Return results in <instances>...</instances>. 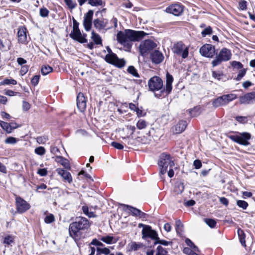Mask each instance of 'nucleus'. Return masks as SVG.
Masks as SVG:
<instances>
[{
  "label": "nucleus",
  "instance_id": "nucleus-1",
  "mask_svg": "<svg viewBox=\"0 0 255 255\" xmlns=\"http://www.w3.org/2000/svg\"><path fill=\"white\" fill-rule=\"evenodd\" d=\"M148 34L143 31H136L130 29L124 31H119L117 34L118 42L122 45L126 51L130 52L132 46V42L139 41Z\"/></svg>",
  "mask_w": 255,
  "mask_h": 255
},
{
  "label": "nucleus",
  "instance_id": "nucleus-2",
  "mask_svg": "<svg viewBox=\"0 0 255 255\" xmlns=\"http://www.w3.org/2000/svg\"><path fill=\"white\" fill-rule=\"evenodd\" d=\"M89 227V222L87 218L82 217H76L75 221L69 225V236L75 241L78 240L82 237V232L87 230Z\"/></svg>",
  "mask_w": 255,
  "mask_h": 255
},
{
  "label": "nucleus",
  "instance_id": "nucleus-3",
  "mask_svg": "<svg viewBox=\"0 0 255 255\" xmlns=\"http://www.w3.org/2000/svg\"><path fill=\"white\" fill-rule=\"evenodd\" d=\"M158 165L160 167L159 174L161 176L166 172L168 166L172 168L174 166V162L172 160L169 154L162 153L159 156Z\"/></svg>",
  "mask_w": 255,
  "mask_h": 255
},
{
  "label": "nucleus",
  "instance_id": "nucleus-4",
  "mask_svg": "<svg viewBox=\"0 0 255 255\" xmlns=\"http://www.w3.org/2000/svg\"><path fill=\"white\" fill-rule=\"evenodd\" d=\"M215 59L212 62L213 67L220 65L222 62L229 61L231 59L232 53L231 50L227 48H223L218 54L215 55Z\"/></svg>",
  "mask_w": 255,
  "mask_h": 255
},
{
  "label": "nucleus",
  "instance_id": "nucleus-5",
  "mask_svg": "<svg viewBox=\"0 0 255 255\" xmlns=\"http://www.w3.org/2000/svg\"><path fill=\"white\" fill-rule=\"evenodd\" d=\"M173 81V76L167 72L166 74V86L163 89L160 90L159 93H154V96L157 98H164L168 96L172 91V84Z\"/></svg>",
  "mask_w": 255,
  "mask_h": 255
},
{
  "label": "nucleus",
  "instance_id": "nucleus-6",
  "mask_svg": "<svg viewBox=\"0 0 255 255\" xmlns=\"http://www.w3.org/2000/svg\"><path fill=\"white\" fill-rule=\"evenodd\" d=\"M237 98V95L234 94L223 95L213 100V107L216 108L221 106H226L229 102L236 99Z\"/></svg>",
  "mask_w": 255,
  "mask_h": 255
},
{
  "label": "nucleus",
  "instance_id": "nucleus-7",
  "mask_svg": "<svg viewBox=\"0 0 255 255\" xmlns=\"http://www.w3.org/2000/svg\"><path fill=\"white\" fill-rule=\"evenodd\" d=\"M240 135H231L230 133L227 134V137L232 141L241 145L248 146L250 144L249 140L251 138V134L247 132L240 133Z\"/></svg>",
  "mask_w": 255,
  "mask_h": 255
},
{
  "label": "nucleus",
  "instance_id": "nucleus-8",
  "mask_svg": "<svg viewBox=\"0 0 255 255\" xmlns=\"http://www.w3.org/2000/svg\"><path fill=\"white\" fill-rule=\"evenodd\" d=\"M156 46V44L153 41L150 39H146L140 42L138 48L139 51L141 56H145L146 54Z\"/></svg>",
  "mask_w": 255,
  "mask_h": 255
},
{
  "label": "nucleus",
  "instance_id": "nucleus-9",
  "mask_svg": "<svg viewBox=\"0 0 255 255\" xmlns=\"http://www.w3.org/2000/svg\"><path fill=\"white\" fill-rule=\"evenodd\" d=\"M185 46L182 41H179L174 44L172 50L174 54L181 56L183 59H185L188 56L189 48Z\"/></svg>",
  "mask_w": 255,
  "mask_h": 255
},
{
  "label": "nucleus",
  "instance_id": "nucleus-10",
  "mask_svg": "<svg viewBox=\"0 0 255 255\" xmlns=\"http://www.w3.org/2000/svg\"><path fill=\"white\" fill-rule=\"evenodd\" d=\"M200 54L205 57L213 58L217 55L215 46L210 44H205L199 49Z\"/></svg>",
  "mask_w": 255,
  "mask_h": 255
},
{
  "label": "nucleus",
  "instance_id": "nucleus-11",
  "mask_svg": "<svg viewBox=\"0 0 255 255\" xmlns=\"http://www.w3.org/2000/svg\"><path fill=\"white\" fill-rule=\"evenodd\" d=\"M185 6L180 2L171 4L167 7L165 10V12L172 14L174 16H179L183 14Z\"/></svg>",
  "mask_w": 255,
  "mask_h": 255
},
{
  "label": "nucleus",
  "instance_id": "nucleus-12",
  "mask_svg": "<svg viewBox=\"0 0 255 255\" xmlns=\"http://www.w3.org/2000/svg\"><path fill=\"white\" fill-rule=\"evenodd\" d=\"M148 86L150 91H159L163 88L162 80L158 76H153L149 80Z\"/></svg>",
  "mask_w": 255,
  "mask_h": 255
},
{
  "label": "nucleus",
  "instance_id": "nucleus-13",
  "mask_svg": "<svg viewBox=\"0 0 255 255\" xmlns=\"http://www.w3.org/2000/svg\"><path fill=\"white\" fill-rule=\"evenodd\" d=\"M15 206L17 212L20 214L25 212L31 207L29 203L20 196L15 197Z\"/></svg>",
  "mask_w": 255,
  "mask_h": 255
},
{
  "label": "nucleus",
  "instance_id": "nucleus-14",
  "mask_svg": "<svg viewBox=\"0 0 255 255\" xmlns=\"http://www.w3.org/2000/svg\"><path fill=\"white\" fill-rule=\"evenodd\" d=\"M142 238L144 239L150 238L155 241L157 240L159 238L157 233L150 226H145L142 230Z\"/></svg>",
  "mask_w": 255,
  "mask_h": 255
},
{
  "label": "nucleus",
  "instance_id": "nucleus-15",
  "mask_svg": "<svg viewBox=\"0 0 255 255\" xmlns=\"http://www.w3.org/2000/svg\"><path fill=\"white\" fill-rule=\"evenodd\" d=\"M93 14L94 11L90 9L84 15L83 24L86 31H89L91 29Z\"/></svg>",
  "mask_w": 255,
  "mask_h": 255
},
{
  "label": "nucleus",
  "instance_id": "nucleus-16",
  "mask_svg": "<svg viewBox=\"0 0 255 255\" xmlns=\"http://www.w3.org/2000/svg\"><path fill=\"white\" fill-rule=\"evenodd\" d=\"M77 107L79 111L83 113L86 110L87 98L82 93L80 92L77 96Z\"/></svg>",
  "mask_w": 255,
  "mask_h": 255
},
{
  "label": "nucleus",
  "instance_id": "nucleus-17",
  "mask_svg": "<svg viewBox=\"0 0 255 255\" xmlns=\"http://www.w3.org/2000/svg\"><path fill=\"white\" fill-rule=\"evenodd\" d=\"M27 30L24 25L20 26L18 28L17 36L18 43L26 44L28 43Z\"/></svg>",
  "mask_w": 255,
  "mask_h": 255
},
{
  "label": "nucleus",
  "instance_id": "nucleus-18",
  "mask_svg": "<svg viewBox=\"0 0 255 255\" xmlns=\"http://www.w3.org/2000/svg\"><path fill=\"white\" fill-rule=\"evenodd\" d=\"M241 104H251L255 103V91L248 93L239 97Z\"/></svg>",
  "mask_w": 255,
  "mask_h": 255
},
{
  "label": "nucleus",
  "instance_id": "nucleus-19",
  "mask_svg": "<svg viewBox=\"0 0 255 255\" xmlns=\"http://www.w3.org/2000/svg\"><path fill=\"white\" fill-rule=\"evenodd\" d=\"M149 58L152 63L159 64L163 61L164 57L161 52L158 50H154L150 53Z\"/></svg>",
  "mask_w": 255,
  "mask_h": 255
},
{
  "label": "nucleus",
  "instance_id": "nucleus-20",
  "mask_svg": "<svg viewBox=\"0 0 255 255\" xmlns=\"http://www.w3.org/2000/svg\"><path fill=\"white\" fill-rule=\"evenodd\" d=\"M107 63L119 68H122L125 66L126 61L124 58H119L117 55L116 57L113 58Z\"/></svg>",
  "mask_w": 255,
  "mask_h": 255
},
{
  "label": "nucleus",
  "instance_id": "nucleus-21",
  "mask_svg": "<svg viewBox=\"0 0 255 255\" xmlns=\"http://www.w3.org/2000/svg\"><path fill=\"white\" fill-rule=\"evenodd\" d=\"M56 171L65 181H67L69 183L72 181V178L69 172L60 168H57Z\"/></svg>",
  "mask_w": 255,
  "mask_h": 255
},
{
  "label": "nucleus",
  "instance_id": "nucleus-22",
  "mask_svg": "<svg viewBox=\"0 0 255 255\" xmlns=\"http://www.w3.org/2000/svg\"><path fill=\"white\" fill-rule=\"evenodd\" d=\"M79 5L82 6L87 1L89 4L92 6H98L105 5L103 0H77Z\"/></svg>",
  "mask_w": 255,
  "mask_h": 255
},
{
  "label": "nucleus",
  "instance_id": "nucleus-23",
  "mask_svg": "<svg viewBox=\"0 0 255 255\" xmlns=\"http://www.w3.org/2000/svg\"><path fill=\"white\" fill-rule=\"evenodd\" d=\"M86 33H82L81 31H80V33L79 34H75L71 38L74 40L79 42L80 43H87L88 40L86 38L87 37Z\"/></svg>",
  "mask_w": 255,
  "mask_h": 255
},
{
  "label": "nucleus",
  "instance_id": "nucleus-24",
  "mask_svg": "<svg viewBox=\"0 0 255 255\" xmlns=\"http://www.w3.org/2000/svg\"><path fill=\"white\" fill-rule=\"evenodd\" d=\"M187 126V123L186 121H180L175 127L174 132L176 134L181 133L186 129Z\"/></svg>",
  "mask_w": 255,
  "mask_h": 255
},
{
  "label": "nucleus",
  "instance_id": "nucleus-25",
  "mask_svg": "<svg viewBox=\"0 0 255 255\" xmlns=\"http://www.w3.org/2000/svg\"><path fill=\"white\" fill-rule=\"evenodd\" d=\"M93 24L94 27L97 29L101 30L105 29L107 26V22H105L104 20H101L99 18H97L94 20Z\"/></svg>",
  "mask_w": 255,
  "mask_h": 255
},
{
  "label": "nucleus",
  "instance_id": "nucleus-26",
  "mask_svg": "<svg viewBox=\"0 0 255 255\" xmlns=\"http://www.w3.org/2000/svg\"><path fill=\"white\" fill-rule=\"evenodd\" d=\"M56 161L60 163L61 165H62L65 168L70 169V165L69 162V161L65 158L61 156H57L56 157Z\"/></svg>",
  "mask_w": 255,
  "mask_h": 255
},
{
  "label": "nucleus",
  "instance_id": "nucleus-27",
  "mask_svg": "<svg viewBox=\"0 0 255 255\" xmlns=\"http://www.w3.org/2000/svg\"><path fill=\"white\" fill-rule=\"evenodd\" d=\"M73 20V29L71 33L69 34V36L71 38L75 34H79L80 33V29L79 27V23L74 18H72Z\"/></svg>",
  "mask_w": 255,
  "mask_h": 255
},
{
  "label": "nucleus",
  "instance_id": "nucleus-28",
  "mask_svg": "<svg viewBox=\"0 0 255 255\" xmlns=\"http://www.w3.org/2000/svg\"><path fill=\"white\" fill-rule=\"evenodd\" d=\"M121 206L126 207V209L128 210L133 216L138 217L140 211L139 209L131 206L124 204H122Z\"/></svg>",
  "mask_w": 255,
  "mask_h": 255
},
{
  "label": "nucleus",
  "instance_id": "nucleus-29",
  "mask_svg": "<svg viewBox=\"0 0 255 255\" xmlns=\"http://www.w3.org/2000/svg\"><path fill=\"white\" fill-rule=\"evenodd\" d=\"M237 233L239 238L240 243L243 247H246V234L244 231L239 228L238 229Z\"/></svg>",
  "mask_w": 255,
  "mask_h": 255
},
{
  "label": "nucleus",
  "instance_id": "nucleus-30",
  "mask_svg": "<svg viewBox=\"0 0 255 255\" xmlns=\"http://www.w3.org/2000/svg\"><path fill=\"white\" fill-rule=\"evenodd\" d=\"M91 39L95 44L102 45V39L101 36L94 30L91 32Z\"/></svg>",
  "mask_w": 255,
  "mask_h": 255
},
{
  "label": "nucleus",
  "instance_id": "nucleus-31",
  "mask_svg": "<svg viewBox=\"0 0 255 255\" xmlns=\"http://www.w3.org/2000/svg\"><path fill=\"white\" fill-rule=\"evenodd\" d=\"M106 48L108 52V54L105 56L104 60L107 63L110 60H112L113 58L116 57L117 54L113 52L111 48L109 46H106Z\"/></svg>",
  "mask_w": 255,
  "mask_h": 255
},
{
  "label": "nucleus",
  "instance_id": "nucleus-32",
  "mask_svg": "<svg viewBox=\"0 0 255 255\" xmlns=\"http://www.w3.org/2000/svg\"><path fill=\"white\" fill-rule=\"evenodd\" d=\"M100 240L107 244H111L117 242V240L115 239L114 237L110 235L101 237Z\"/></svg>",
  "mask_w": 255,
  "mask_h": 255
},
{
  "label": "nucleus",
  "instance_id": "nucleus-33",
  "mask_svg": "<svg viewBox=\"0 0 255 255\" xmlns=\"http://www.w3.org/2000/svg\"><path fill=\"white\" fill-rule=\"evenodd\" d=\"M53 71V68L48 65H44L41 67V72L43 75H46Z\"/></svg>",
  "mask_w": 255,
  "mask_h": 255
},
{
  "label": "nucleus",
  "instance_id": "nucleus-34",
  "mask_svg": "<svg viewBox=\"0 0 255 255\" xmlns=\"http://www.w3.org/2000/svg\"><path fill=\"white\" fill-rule=\"evenodd\" d=\"M204 221L205 223L211 228H214L217 225L216 221L214 219L205 218Z\"/></svg>",
  "mask_w": 255,
  "mask_h": 255
},
{
  "label": "nucleus",
  "instance_id": "nucleus-35",
  "mask_svg": "<svg viewBox=\"0 0 255 255\" xmlns=\"http://www.w3.org/2000/svg\"><path fill=\"white\" fill-rule=\"evenodd\" d=\"M127 71L128 73L130 74L134 77H139V75L138 73L137 70L133 66H129L128 67Z\"/></svg>",
  "mask_w": 255,
  "mask_h": 255
},
{
  "label": "nucleus",
  "instance_id": "nucleus-36",
  "mask_svg": "<svg viewBox=\"0 0 255 255\" xmlns=\"http://www.w3.org/2000/svg\"><path fill=\"white\" fill-rule=\"evenodd\" d=\"M200 107L196 106L189 110V113L192 117L198 116L200 114Z\"/></svg>",
  "mask_w": 255,
  "mask_h": 255
},
{
  "label": "nucleus",
  "instance_id": "nucleus-37",
  "mask_svg": "<svg viewBox=\"0 0 255 255\" xmlns=\"http://www.w3.org/2000/svg\"><path fill=\"white\" fill-rule=\"evenodd\" d=\"M110 253V250L108 248H101L98 247L97 248V254L96 255H101V254H103L105 255H108Z\"/></svg>",
  "mask_w": 255,
  "mask_h": 255
},
{
  "label": "nucleus",
  "instance_id": "nucleus-38",
  "mask_svg": "<svg viewBox=\"0 0 255 255\" xmlns=\"http://www.w3.org/2000/svg\"><path fill=\"white\" fill-rule=\"evenodd\" d=\"M0 126L7 133H11V131L10 130V123L0 121Z\"/></svg>",
  "mask_w": 255,
  "mask_h": 255
},
{
  "label": "nucleus",
  "instance_id": "nucleus-39",
  "mask_svg": "<svg viewBox=\"0 0 255 255\" xmlns=\"http://www.w3.org/2000/svg\"><path fill=\"white\" fill-rule=\"evenodd\" d=\"M183 225L180 220H177L175 222V229L178 235H181V232L183 231Z\"/></svg>",
  "mask_w": 255,
  "mask_h": 255
},
{
  "label": "nucleus",
  "instance_id": "nucleus-40",
  "mask_svg": "<svg viewBox=\"0 0 255 255\" xmlns=\"http://www.w3.org/2000/svg\"><path fill=\"white\" fill-rule=\"evenodd\" d=\"M148 124V123L145 120L140 119L136 123V127L139 129H142L145 128L147 127Z\"/></svg>",
  "mask_w": 255,
  "mask_h": 255
},
{
  "label": "nucleus",
  "instance_id": "nucleus-41",
  "mask_svg": "<svg viewBox=\"0 0 255 255\" xmlns=\"http://www.w3.org/2000/svg\"><path fill=\"white\" fill-rule=\"evenodd\" d=\"M143 246V245L142 243H137L136 242H132L131 246H130V249L129 250V251H137L138 249L142 248Z\"/></svg>",
  "mask_w": 255,
  "mask_h": 255
},
{
  "label": "nucleus",
  "instance_id": "nucleus-42",
  "mask_svg": "<svg viewBox=\"0 0 255 255\" xmlns=\"http://www.w3.org/2000/svg\"><path fill=\"white\" fill-rule=\"evenodd\" d=\"M157 244H160L165 246H167L169 245H172V242H168L164 240H160L159 238H157V240L156 241L154 242L153 246H155Z\"/></svg>",
  "mask_w": 255,
  "mask_h": 255
},
{
  "label": "nucleus",
  "instance_id": "nucleus-43",
  "mask_svg": "<svg viewBox=\"0 0 255 255\" xmlns=\"http://www.w3.org/2000/svg\"><path fill=\"white\" fill-rule=\"evenodd\" d=\"M67 7L70 9H73L75 8L77 4V3L75 1H73L72 0H63Z\"/></svg>",
  "mask_w": 255,
  "mask_h": 255
},
{
  "label": "nucleus",
  "instance_id": "nucleus-44",
  "mask_svg": "<svg viewBox=\"0 0 255 255\" xmlns=\"http://www.w3.org/2000/svg\"><path fill=\"white\" fill-rule=\"evenodd\" d=\"M17 84V81L13 79H4L2 82H0V85H16Z\"/></svg>",
  "mask_w": 255,
  "mask_h": 255
},
{
  "label": "nucleus",
  "instance_id": "nucleus-45",
  "mask_svg": "<svg viewBox=\"0 0 255 255\" xmlns=\"http://www.w3.org/2000/svg\"><path fill=\"white\" fill-rule=\"evenodd\" d=\"M213 33L212 28L209 26L205 28L202 32L201 34L202 37H205L208 35H211Z\"/></svg>",
  "mask_w": 255,
  "mask_h": 255
},
{
  "label": "nucleus",
  "instance_id": "nucleus-46",
  "mask_svg": "<svg viewBox=\"0 0 255 255\" xmlns=\"http://www.w3.org/2000/svg\"><path fill=\"white\" fill-rule=\"evenodd\" d=\"M247 70V69H245V68L241 69L239 71L237 77L235 78V80L237 81H240L242 79V78L246 75Z\"/></svg>",
  "mask_w": 255,
  "mask_h": 255
},
{
  "label": "nucleus",
  "instance_id": "nucleus-47",
  "mask_svg": "<svg viewBox=\"0 0 255 255\" xmlns=\"http://www.w3.org/2000/svg\"><path fill=\"white\" fill-rule=\"evenodd\" d=\"M237 205L240 207L242 208L244 210L247 209L248 208L249 204L248 203L244 201V200H237Z\"/></svg>",
  "mask_w": 255,
  "mask_h": 255
},
{
  "label": "nucleus",
  "instance_id": "nucleus-48",
  "mask_svg": "<svg viewBox=\"0 0 255 255\" xmlns=\"http://www.w3.org/2000/svg\"><path fill=\"white\" fill-rule=\"evenodd\" d=\"M49 11L45 7H42L40 8L39 14L42 17H46L48 16Z\"/></svg>",
  "mask_w": 255,
  "mask_h": 255
},
{
  "label": "nucleus",
  "instance_id": "nucleus-49",
  "mask_svg": "<svg viewBox=\"0 0 255 255\" xmlns=\"http://www.w3.org/2000/svg\"><path fill=\"white\" fill-rule=\"evenodd\" d=\"M176 192L178 193H182L184 190V183L182 182H177L176 184Z\"/></svg>",
  "mask_w": 255,
  "mask_h": 255
},
{
  "label": "nucleus",
  "instance_id": "nucleus-50",
  "mask_svg": "<svg viewBox=\"0 0 255 255\" xmlns=\"http://www.w3.org/2000/svg\"><path fill=\"white\" fill-rule=\"evenodd\" d=\"M34 152L39 155H43L45 153L46 150L44 147L39 146L35 148Z\"/></svg>",
  "mask_w": 255,
  "mask_h": 255
},
{
  "label": "nucleus",
  "instance_id": "nucleus-51",
  "mask_svg": "<svg viewBox=\"0 0 255 255\" xmlns=\"http://www.w3.org/2000/svg\"><path fill=\"white\" fill-rule=\"evenodd\" d=\"M167 251L162 248L161 246H158L157 248L156 255H166Z\"/></svg>",
  "mask_w": 255,
  "mask_h": 255
},
{
  "label": "nucleus",
  "instance_id": "nucleus-52",
  "mask_svg": "<svg viewBox=\"0 0 255 255\" xmlns=\"http://www.w3.org/2000/svg\"><path fill=\"white\" fill-rule=\"evenodd\" d=\"M4 94L8 96H21V94L18 92H15L11 90H5Z\"/></svg>",
  "mask_w": 255,
  "mask_h": 255
},
{
  "label": "nucleus",
  "instance_id": "nucleus-53",
  "mask_svg": "<svg viewBox=\"0 0 255 255\" xmlns=\"http://www.w3.org/2000/svg\"><path fill=\"white\" fill-rule=\"evenodd\" d=\"M231 65L234 68L241 69L243 68V65L239 61H233L231 62Z\"/></svg>",
  "mask_w": 255,
  "mask_h": 255
},
{
  "label": "nucleus",
  "instance_id": "nucleus-54",
  "mask_svg": "<svg viewBox=\"0 0 255 255\" xmlns=\"http://www.w3.org/2000/svg\"><path fill=\"white\" fill-rule=\"evenodd\" d=\"M54 220V216L52 214H49V215H47L44 219V222L46 224H50L53 222Z\"/></svg>",
  "mask_w": 255,
  "mask_h": 255
},
{
  "label": "nucleus",
  "instance_id": "nucleus-55",
  "mask_svg": "<svg viewBox=\"0 0 255 255\" xmlns=\"http://www.w3.org/2000/svg\"><path fill=\"white\" fill-rule=\"evenodd\" d=\"M239 8L242 10H246L247 8V2L245 0H242L239 3Z\"/></svg>",
  "mask_w": 255,
  "mask_h": 255
},
{
  "label": "nucleus",
  "instance_id": "nucleus-56",
  "mask_svg": "<svg viewBox=\"0 0 255 255\" xmlns=\"http://www.w3.org/2000/svg\"><path fill=\"white\" fill-rule=\"evenodd\" d=\"M40 77L39 75H36L33 77L31 80V83L33 86H35L38 84Z\"/></svg>",
  "mask_w": 255,
  "mask_h": 255
},
{
  "label": "nucleus",
  "instance_id": "nucleus-57",
  "mask_svg": "<svg viewBox=\"0 0 255 255\" xmlns=\"http://www.w3.org/2000/svg\"><path fill=\"white\" fill-rule=\"evenodd\" d=\"M16 142V138L12 136H9L5 140V143L6 144H14Z\"/></svg>",
  "mask_w": 255,
  "mask_h": 255
},
{
  "label": "nucleus",
  "instance_id": "nucleus-58",
  "mask_svg": "<svg viewBox=\"0 0 255 255\" xmlns=\"http://www.w3.org/2000/svg\"><path fill=\"white\" fill-rule=\"evenodd\" d=\"M13 242V239L10 236H7L4 238L3 243L8 245Z\"/></svg>",
  "mask_w": 255,
  "mask_h": 255
},
{
  "label": "nucleus",
  "instance_id": "nucleus-59",
  "mask_svg": "<svg viewBox=\"0 0 255 255\" xmlns=\"http://www.w3.org/2000/svg\"><path fill=\"white\" fill-rule=\"evenodd\" d=\"M90 245H94V246H98V247H104V245L102 242H101L100 241L98 240L97 239H93L92 241V242H91Z\"/></svg>",
  "mask_w": 255,
  "mask_h": 255
},
{
  "label": "nucleus",
  "instance_id": "nucleus-60",
  "mask_svg": "<svg viewBox=\"0 0 255 255\" xmlns=\"http://www.w3.org/2000/svg\"><path fill=\"white\" fill-rule=\"evenodd\" d=\"M111 145L118 149H123L124 148V146L122 144L116 141L112 142Z\"/></svg>",
  "mask_w": 255,
  "mask_h": 255
},
{
  "label": "nucleus",
  "instance_id": "nucleus-61",
  "mask_svg": "<svg viewBox=\"0 0 255 255\" xmlns=\"http://www.w3.org/2000/svg\"><path fill=\"white\" fill-rule=\"evenodd\" d=\"M193 165L195 169H200L202 167V162L200 159H196L193 162Z\"/></svg>",
  "mask_w": 255,
  "mask_h": 255
},
{
  "label": "nucleus",
  "instance_id": "nucleus-62",
  "mask_svg": "<svg viewBox=\"0 0 255 255\" xmlns=\"http://www.w3.org/2000/svg\"><path fill=\"white\" fill-rule=\"evenodd\" d=\"M37 173L41 176H45L47 174V171L46 168H39Z\"/></svg>",
  "mask_w": 255,
  "mask_h": 255
},
{
  "label": "nucleus",
  "instance_id": "nucleus-63",
  "mask_svg": "<svg viewBox=\"0 0 255 255\" xmlns=\"http://www.w3.org/2000/svg\"><path fill=\"white\" fill-rule=\"evenodd\" d=\"M28 71V66L27 65H23L21 67V69L20 71V74L21 75L23 76Z\"/></svg>",
  "mask_w": 255,
  "mask_h": 255
},
{
  "label": "nucleus",
  "instance_id": "nucleus-64",
  "mask_svg": "<svg viewBox=\"0 0 255 255\" xmlns=\"http://www.w3.org/2000/svg\"><path fill=\"white\" fill-rule=\"evenodd\" d=\"M235 119L240 123H245L247 122V118L243 116H237Z\"/></svg>",
  "mask_w": 255,
  "mask_h": 255
}]
</instances>
